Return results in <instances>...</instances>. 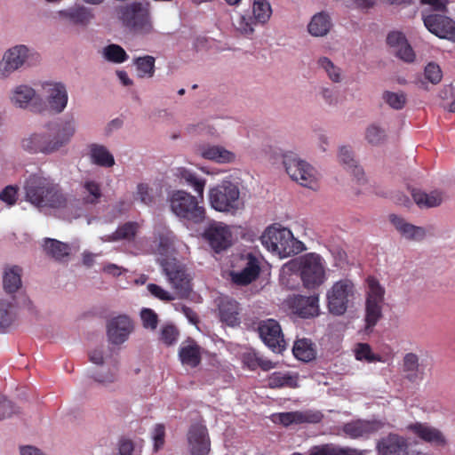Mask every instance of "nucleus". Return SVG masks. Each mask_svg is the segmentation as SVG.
Returning a JSON list of instances; mask_svg holds the SVG:
<instances>
[{"label": "nucleus", "mask_w": 455, "mask_h": 455, "mask_svg": "<svg viewBox=\"0 0 455 455\" xmlns=\"http://www.w3.org/2000/svg\"><path fill=\"white\" fill-rule=\"evenodd\" d=\"M425 27L440 38L455 41V21L441 14H430L424 18Z\"/></svg>", "instance_id": "nucleus-17"}, {"label": "nucleus", "mask_w": 455, "mask_h": 455, "mask_svg": "<svg viewBox=\"0 0 455 455\" xmlns=\"http://www.w3.org/2000/svg\"><path fill=\"white\" fill-rule=\"evenodd\" d=\"M45 128L49 134L34 132L24 137L21 148L29 154L51 155L67 146L76 132L73 120L51 122Z\"/></svg>", "instance_id": "nucleus-1"}, {"label": "nucleus", "mask_w": 455, "mask_h": 455, "mask_svg": "<svg viewBox=\"0 0 455 455\" xmlns=\"http://www.w3.org/2000/svg\"><path fill=\"white\" fill-rule=\"evenodd\" d=\"M204 236L217 253L227 250L232 244L231 230L221 222L210 224L204 230Z\"/></svg>", "instance_id": "nucleus-13"}, {"label": "nucleus", "mask_w": 455, "mask_h": 455, "mask_svg": "<svg viewBox=\"0 0 455 455\" xmlns=\"http://www.w3.org/2000/svg\"><path fill=\"white\" fill-rule=\"evenodd\" d=\"M90 155L92 163L99 166L112 167L115 164L113 155L102 145H91Z\"/></svg>", "instance_id": "nucleus-39"}, {"label": "nucleus", "mask_w": 455, "mask_h": 455, "mask_svg": "<svg viewBox=\"0 0 455 455\" xmlns=\"http://www.w3.org/2000/svg\"><path fill=\"white\" fill-rule=\"evenodd\" d=\"M133 331V323L127 315H118L108 321L107 334L110 343L123 344Z\"/></svg>", "instance_id": "nucleus-16"}, {"label": "nucleus", "mask_w": 455, "mask_h": 455, "mask_svg": "<svg viewBox=\"0 0 455 455\" xmlns=\"http://www.w3.org/2000/svg\"><path fill=\"white\" fill-rule=\"evenodd\" d=\"M318 65L324 69L332 82L339 83L340 81V69L336 67L330 59L327 57L320 58L318 60Z\"/></svg>", "instance_id": "nucleus-51"}, {"label": "nucleus", "mask_w": 455, "mask_h": 455, "mask_svg": "<svg viewBox=\"0 0 455 455\" xmlns=\"http://www.w3.org/2000/svg\"><path fill=\"white\" fill-rule=\"evenodd\" d=\"M59 15L72 24L82 26H85L92 18L90 11L81 5H74L61 10L59 12Z\"/></svg>", "instance_id": "nucleus-31"}, {"label": "nucleus", "mask_w": 455, "mask_h": 455, "mask_svg": "<svg viewBox=\"0 0 455 455\" xmlns=\"http://www.w3.org/2000/svg\"><path fill=\"white\" fill-rule=\"evenodd\" d=\"M26 199L38 208L60 209L68 199L59 184L39 174L30 175L24 186Z\"/></svg>", "instance_id": "nucleus-2"}, {"label": "nucleus", "mask_w": 455, "mask_h": 455, "mask_svg": "<svg viewBox=\"0 0 455 455\" xmlns=\"http://www.w3.org/2000/svg\"><path fill=\"white\" fill-rule=\"evenodd\" d=\"M143 326L147 329L155 330L158 323V316L154 310L143 308L140 313Z\"/></svg>", "instance_id": "nucleus-54"}, {"label": "nucleus", "mask_w": 455, "mask_h": 455, "mask_svg": "<svg viewBox=\"0 0 455 455\" xmlns=\"http://www.w3.org/2000/svg\"><path fill=\"white\" fill-rule=\"evenodd\" d=\"M283 164L290 178L299 185L317 189L318 182L315 169L297 154L287 152L283 156Z\"/></svg>", "instance_id": "nucleus-9"}, {"label": "nucleus", "mask_w": 455, "mask_h": 455, "mask_svg": "<svg viewBox=\"0 0 455 455\" xmlns=\"http://www.w3.org/2000/svg\"><path fill=\"white\" fill-rule=\"evenodd\" d=\"M300 277L307 289L320 286L325 279L324 266L322 258L315 253H308L299 262Z\"/></svg>", "instance_id": "nucleus-11"}, {"label": "nucleus", "mask_w": 455, "mask_h": 455, "mask_svg": "<svg viewBox=\"0 0 455 455\" xmlns=\"http://www.w3.org/2000/svg\"><path fill=\"white\" fill-rule=\"evenodd\" d=\"M408 429L419 439L433 446L443 448L448 444L447 439L443 432L427 423L416 422L409 425Z\"/></svg>", "instance_id": "nucleus-19"}, {"label": "nucleus", "mask_w": 455, "mask_h": 455, "mask_svg": "<svg viewBox=\"0 0 455 455\" xmlns=\"http://www.w3.org/2000/svg\"><path fill=\"white\" fill-rule=\"evenodd\" d=\"M148 290L154 297L163 301H172L175 299L173 295L156 283L148 284Z\"/></svg>", "instance_id": "nucleus-59"}, {"label": "nucleus", "mask_w": 455, "mask_h": 455, "mask_svg": "<svg viewBox=\"0 0 455 455\" xmlns=\"http://www.w3.org/2000/svg\"><path fill=\"white\" fill-rule=\"evenodd\" d=\"M355 358L359 361H366L368 363L380 362L381 357L375 355L371 351V347L367 343H359L355 348Z\"/></svg>", "instance_id": "nucleus-48"}, {"label": "nucleus", "mask_w": 455, "mask_h": 455, "mask_svg": "<svg viewBox=\"0 0 455 455\" xmlns=\"http://www.w3.org/2000/svg\"><path fill=\"white\" fill-rule=\"evenodd\" d=\"M104 57L113 63H123L129 58L126 52L118 44H109L104 48Z\"/></svg>", "instance_id": "nucleus-46"}, {"label": "nucleus", "mask_w": 455, "mask_h": 455, "mask_svg": "<svg viewBox=\"0 0 455 455\" xmlns=\"http://www.w3.org/2000/svg\"><path fill=\"white\" fill-rule=\"evenodd\" d=\"M332 26L330 15L325 12L315 14L307 25V30L313 36L327 35Z\"/></svg>", "instance_id": "nucleus-32"}, {"label": "nucleus", "mask_w": 455, "mask_h": 455, "mask_svg": "<svg viewBox=\"0 0 455 455\" xmlns=\"http://www.w3.org/2000/svg\"><path fill=\"white\" fill-rule=\"evenodd\" d=\"M170 208L180 220L200 224L206 218V211L199 196H192L185 190H174L169 197Z\"/></svg>", "instance_id": "nucleus-4"}, {"label": "nucleus", "mask_w": 455, "mask_h": 455, "mask_svg": "<svg viewBox=\"0 0 455 455\" xmlns=\"http://www.w3.org/2000/svg\"><path fill=\"white\" fill-rule=\"evenodd\" d=\"M179 357L182 364L197 367L202 360L201 347L194 340L183 343L179 350Z\"/></svg>", "instance_id": "nucleus-28"}, {"label": "nucleus", "mask_w": 455, "mask_h": 455, "mask_svg": "<svg viewBox=\"0 0 455 455\" xmlns=\"http://www.w3.org/2000/svg\"><path fill=\"white\" fill-rule=\"evenodd\" d=\"M18 198V187L9 185L5 187L0 193V200L8 205H13Z\"/></svg>", "instance_id": "nucleus-56"}, {"label": "nucleus", "mask_w": 455, "mask_h": 455, "mask_svg": "<svg viewBox=\"0 0 455 455\" xmlns=\"http://www.w3.org/2000/svg\"><path fill=\"white\" fill-rule=\"evenodd\" d=\"M260 240L264 247L280 258L299 254L305 249L304 243L296 239L289 228H283L280 224L267 227Z\"/></svg>", "instance_id": "nucleus-3"}, {"label": "nucleus", "mask_w": 455, "mask_h": 455, "mask_svg": "<svg viewBox=\"0 0 455 455\" xmlns=\"http://www.w3.org/2000/svg\"><path fill=\"white\" fill-rule=\"evenodd\" d=\"M379 428V425L376 421L356 419L343 425L342 432L348 437L367 438L371 435L376 433Z\"/></svg>", "instance_id": "nucleus-23"}, {"label": "nucleus", "mask_w": 455, "mask_h": 455, "mask_svg": "<svg viewBox=\"0 0 455 455\" xmlns=\"http://www.w3.org/2000/svg\"><path fill=\"white\" fill-rule=\"evenodd\" d=\"M368 291L365 300V328L372 329L382 317L385 289L373 276L367 278Z\"/></svg>", "instance_id": "nucleus-10"}, {"label": "nucleus", "mask_w": 455, "mask_h": 455, "mask_svg": "<svg viewBox=\"0 0 455 455\" xmlns=\"http://www.w3.org/2000/svg\"><path fill=\"white\" fill-rule=\"evenodd\" d=\"M139 224L129 221L118 227V228L109 236L108 241H118L123 239H132L137 234Z\"/></svg>", "instance_id": "nucleus-44"}, {"label": "nucleus", "mask_w": 455, "mask_h": 455, "mask_svg": "<svg viewBox=\"0 0 455 455\" xmlns=\"http://www.w3.org/2000/svg\"><path fill=\"white\" fill-rule=\"evenodd\" d=\"M179 331L173 325H165L161 331V340L170 346L172 345L178 338Z\"/></svg>", "instance_id": "nucleus-58"}, {"label": "nucleus", "mask_w": 455, "mask_h": 455, "mask_svg": "<svg viewBox=\"0 0 455 455\" xmlns=\"http://www.w3.org/2000/svg\"><path fill=\"white\" fill-rule=\"evenodd\" d=\"M133 64L136 67L137 76L140 78H151L156 71V59L151 55H145L133 59Z\"/></svg>", "instance_id": "nucleus-41"}, {"label": "nucleus", "mask_w": 455, "mask_h": 455, "mask_svg": "<svg viewBox=\"0 0 455 455\" xmlns=\"http://www.w3.org/2000/svg\"><path fill=\"white\" fill-rule=\"evenodd\" d=\"M389 220L395 226L396 230L408 240L421 241L426 236V230L424 228L408 223L402 217L391 214L389 215Z\"/></svg>", "instance_id": "nucleus-24"}, {"label": "nucleus", "mask_w": 455, "mask_h": 455, "mask_svg": "<svg viewBox=\"0 0 455 455\" xmlns=\"http://www.w3.org/2000/svg\"><path fill=\"white\" fill-rule=\"evenodd\" d=\"M44 248L46 253L56 260H60L69 254L68 244L56 239L46 238L44 240Z\"/></svg>", "instance_id": "nucleus-42"}, {"label": "nucleus", "mask_w": 455, "mask_h": 455, "mask_svg": "<svg viewBox=\"0 0 455 455\" xmlns=\"http://www.w3.org/2000/svg\"><path fill=\"white\" fill-rule=\"evenodd\" d=\"M383 100L394 109H402L406 104V95L403 92H385Z\"/></svg>", "instance_id": "nucleus-50"}, {"label": "nucleus", "mask_w": 455, "mask_h": 455, "mask_svg": "<svg viewBox=\"0 0 455 455\" xmlns=\"http://www.w3.org/2000/svg\"><path fill=\"white\" fill-rule=\"evenodd\" d=\"M138 198L145 204H149L153 202V196L150 193V188L147 184L140 183L137 187Z\"/></svg>", "instance_id": "nucleus-64"}, {"label": "nucleus", "mask_w": 455, "mask_h": 455, "mask_svg": "<svg viewBox=\"0 0 455 455\" xmlns=\"http://www.w3.org/2000/svg\"><path fill=\"white\" fill-rule=\"evenodd\" d=\"M12 403L0 394V419H4L17 413Z\"/></svg>", "instance_id": "nucleus-60"}, {"label": "nucleus", "mask_w": 455, "mask_h": 455, "mask_svg": "<svg viewBox=\"0 0 455 455\" xmlns=\"http://www.w3.org/2000/svg\"><path fill=\"white\" fill-rule=\"evenodd\" d=\"M253 19L260 24L267 23L272 14V8L268 0H254L252 6Z\"/></svg>", "instance_id": "nucleus-43"}, {"label": "nucleus", "mask_w": 455, "mask_h": 455, "mask_svg": "<svg viewBox=\"0 0 455 455\" xmlns=\"http://www.w3.org/2000/svg\"><path fill=\"white\" fill-rule=\"evenodd\" d=\"M22 269L19 266H12L5 268L3 275L4 290L7 293H14L21 287Z\"/></svg>", "instance_id": "nucleus-36"}, {"label": "nucleus", "mask_w": 455, "mask_h": 455, "mask_svg": "<svg viewBox=\"0 0 455 455\" xmlns=\"http://www.w3.org/2000/svg\"><path fill=\"white\" fill-rule=\"evenodd\" d=\"M291 312L300 318H312L319 315V295H294L288 299Z\"/></svg>", "instance_id": "nucleus-14"}, {"label": "nucleus", "mask_w": 455, "mask_h": 455, "mask_svg": "<svg viewBox=\"0 0 455 455\" xmlns=\"http://www.w3.org/2000/svg\"><path fill=\"white\" fill-rule=\"evenodd\" d=\"M116 13L123 26L134 34L146 35L153 30L148 7L142 3L119 6Z\"/></svg>", "instance_id": "nucleus-5"}, {"label": "nucleus", "mask_w": 455, "mask_h": 455, "mask_svg": "<svg viewBox=\"0 0 455 455\" xmlns=\"http://www.w3.org/2000/svg\"><path fill=\"white\" fill-rule=\"evenodd\" d=\"M258 331L262 341L272 351L280 353L285 348V341L277 321L274 319L261 321L259 323Z\"/></svg>", "instance_id": "nucleus-12"}, {"label": "nucleus", "mask_w": 455, "mask_h": 455, "mask_svg": "<svg viewBox=\"0 0 455 455\" xmlns=\"http://www.w3.org/2000/svg\"><path fill=\"white\" fill-rule=\"evenodd\" d=\"M339 158L345 168L351 172L358 183L364 181L363 170L357 165L356 161L353 157V153L349 148L345 146L341 147L339 148Z\"/></svg>", "instance_id": "nucleus-35"}, {"label": "nucleus", "mask_w": 455, "mask_h": 455, "mask_svg": "<svg viewBox=\"0 0 455 455\" xmlns=\"http://www.w3.org/2000/svg\"><path fill=\"white\" fill-rule=\"evenodd\" d=\"M12 303L0 299V327H8L14 319Z\"/></svg>", "instance_id": "nucleus-52"}, {"label": "nucleus", "mask_w": 455, "mask_h": 455, "mask_svg": "<svg viewBox=\"0 0 455 455\" xmlns=\"http://www.w3.org/2000/svg\"><path fill=\"white\" fill-rule=\"evenodd\" d=\"M209 201L214 210L232 214L243 205L238 187L228 180H224L210 189Z\"/></svg>", "instance_id": "nucleus-7"}, {"label": "nucleus", "mask_w": 455, "mask_h": 455, "mask_svg": "<svg viewBox=\"0 0 455 455\" xmlns=\"http://www.w3.org/2000/svg\"><path fill=\"white\" fill-rule=\"evenodd\" d=\"M405 41L407 40L403 34L398 31L390 32L387 37V43L391 48H393V52L405 43Z\"/></svg>", "instance_id": "nucleus-63"}, {"label": "nucleus", "mask_w": 455, "mask_h": 455, "mask_svg": "<svg viewBox=\"0 0 455 455\" xmlns=\"http://www.w3.org/2000/svg\"><path fill=\"white\" fill-rule=\"evenodd\" d=\"M299 374L297 372L275 371L267 378L269 388H296L299 387Z\"/></svg>", "instance_id": "nucleus-30"}, {"label": "nucleus", "mask_w": 455, "mask_h": 455, "mask_svg": "<svg viewBox=\"0 0 455 455\" xmlns=\"http://www.w3.org/2000/svg\"><path fill=\"white\" fill-rule=\"evenodd\" d=\"M118 368L115 364L113 368L107 374H95L92 376L95 381L101 384L113 383L117 379Z\"/></svg>", "instance_id": "nucleus-62"}, {"label": "nucleus", "mask_w": 455, "mask_h": 455, "mask_svg": "<svg viewBox=\"0 0 455 455\" xmlns=\"http://www.w3.org/2000/svg\"><path fill=\"white\" fill-rule=\"evenodd\" d=\"M419 358L414 353H407L403 359L404 379L411 383H419L424 378V370L420 368Z\"/></svg>", "instance_id": "nucleus-26"}, {"label": "nucleus", "mask_w": 455, "mask_h": 455, "mask_svg": "<svg viewBox=\"0 0 455 455\" xmlns=\"http://www.w3.org/2000/svg\"><path fill=\"white\" fill-rule=\"evenodd\" d=\"M258 23L251 15H241L235 24L236 29L242 34L251 35L254 32V26Z\"/></svg>", "instance_id": "nucleus-53"}, {"label": "nucleus", "mask_w": 455, "mask_h": 455, "mask_svg": "<svg viewBox=\"0 0 455 455\" xmlns=\"http://www.w3.org/2000/svg\"><path fill=\"white\" fill-rule=\"evenodd\" d=\"M28 48L25 45H17L5 52L0 63V76L5 77L11 72L21 67L28 58Z\"/></svg>", "instance_id": "nucleus-20"}, {"label": "nucleus", "mask_w": 455, "mask_h": 455, "mask_svg": "<svg viewBox=\"0 0 455 455\" xmlns=\"http://www.w3.org/2000/svg\"><path fill=\"white\" fill-rule=\"evenodd\" d=\"M242 260L244 262L243 267L241 271L232 273V280L238 285H248L259 277L260 263L252 253H247Z\"/></svg>", "instance_id": "nucleus-18"}, {"label": "nucleus", "mask_w": 455, "mask_h": 455, "mask_svg": "<svg viewBox=\"0 0 455 455\" xmlns=\"http://www.w3.org/2000/svg\"><path fill=\"white\" fill-rule=\"evenodd\" d=\"M387 139L386 132L380 126L372 124L366 128L365 140L372 146L382 144Z\"/></svg>", "instance_id": "nucleus-47"}, {"label": "nucleus", "mask_w": 455, "mask_h": 455, "mask_svg": "<svg viewBox=\"0 0 455 455\" xmlns=\"http://www.w3.org/2000/svg\"><path fill=\"white\" fill-rule=\"evenodd\" d=\"M442 70L435 63H428L425 68V77L432 84H438L442 79Z\"/></svg>", "instance_id": "nucleus-55"}, {"label": "nucleus", "mask_w": 455, "mask_h": 455, "mask_svg": "<svg viewBox=\"0 0 455 455\" xmlns=\"http://www.w3.org/2000/svg\"><path fill=\"white\" fill-rule=\"evenodd\" d=\"M276 418L280 424L284 427H289L292 424L319 423L323 419V414L319 411L307 410L281 412L276 415Z\"/></svg>", "instance_id": "nucleus-21"}, {"label": "nucleus", "mask_w": 455, "mask_h": 455, "mask_svg": "<svg viewBox=\"0 0 455 455\" xmlns=\"http://www.w3.org/2000/svg\"><path fill=\"white\" fill-rule=\"evenodd\" d=\"M355 295V287L349 279L335 282L326 294L329 312L337 316L343 315L352 306Z\"/></svg>", "instance_id": "nucleus-8"}, {"label": "nucleus", "mask_w": 455, "mask_h": 455, "mask_svg": "<svg viewBox=\"0 0 455 455\" xmlns=\"http://www.w3.org/2000/svg\"><path fill=\"white\" fill-rule=\"evenodd\" d=\"M292 353L294 356L302 362H310L316 357L315 344L309 339H298L293 345Z\"/></svg>", "instance_id": "nucleus-33"}, {"label": "nucleus", "mask_w": 455, "mask_h": 455, "mask_svg": "<svg viewBox=\"0 0 455 455\" xmlns=\"http://www.w3.org/2000/svg\"><path fill=\"white\" fill-rule=\"evenodd\" d=\"M394 53L406 62H412L415 58V53L407 41L396 49Z\"/></svg>", "instance_id": "nucleus-61"}, {"label": "nucleus", "mask_w": 455, "mask_h": 455, "mask_svg": "<svg viewBox=\"0 0 455 455\" xmlns=\"http://www.w3.org/2000/svg\"><path fill=\"white\" fill-rule=\"evenodd\" d=\"M44 89L47 93V102L56 113L64 110L68 103V92L61 83H45Z\"/></svg>", "instance_id": "nucleus-22"}, {"label": "nucleus", "mask_w": 455, "mask_h": 455, "mask_svg": "<svg viewBox=\"0 0 455 455\" xmlns=\"http://www.w3.org/2000/svg\"><path fill=\"white\" fill-rule=\"evenodd\" d=\"M188 442L191 455H208L210 438L207 427L202 423H194L188 432Z\"/></svg>", "instance_id": "nucleus-15"}, {"label": "nucleus", "mask_w": 455, "mask_h": 455, "mask_svg": "<svg viewBox=\"0 0 455 455\" xmlns=\"http://www.w3.org/2000/svg\"><path fill=\"white\" fill-rule=\"evenodd\" d=\"M200 155L204 159L216 162L218 164H230L235 162V154L226 149L224 147L217 145H206L200 148Z\"/></svg>", "instance_id": "nucleus-27"}, {"label": "nucleus", "mask_w": 455, "mask_h": 455, "mask_svg": "<svg viewBox=\"0 0 455 455\" xmlns=\"http://www.w3.org/2000/svg\"><path fill=\"white\" fill-rule=\"evenodd\" d=\"M175 235L172 231H166L159 235V244L157 247L161 258L168 256L167 254L173 248Z\"/></svg>", "instance_id": "nucleus-49"}, {"label": "nucleus", "mask_w": 455, "mask_h": 455, "mask_svg": "<svg viewBox=\"0 0 455 455\" xmlns=\"http://www.w3.org/2000/svg\"><path fill=\"white\" fill-rule=\"evenodd\" d=\"M414 202L420 208H431L438 206L442 203V196L436 191H433L429 194L421 190L414 189L411 192Z\"/></svg>", "instance_id": "nucleus-40"}, {"label": "nucleus", "mask_w": 455, "mask_h": 455, "mask_svg": "<svg viewBox=\"0 0 455 455\" xmlns=\"http://www.w3.org/2000/svg\"><path fill=\"white\" fill-rule=\"evenodd\" d=\"M168 283L180 298H186L192 291L191 277L186 266L174 257L166 256L157 259Z\"/></svg>", "instance_id": "nucleus-6"}, {"label": "nucleus", "mask_w": 455, "mask_h": 455, "mask_svg": "<svg viewBox=\"0 0 455 455\" xmlns=\"http://www.w3.org/2000/svg\"><path fill=\"white\" fill-rule=\"evenodd\" d=\"M242 363L251 371L260 368L262 371H269L275 367V363L270 360L264 359L255 351H248L242 355Z\"/></svg>", "instance_id": "nucleus-38"}, {"label": "nucleus", "mask_w": 455, "mask_h": 455, "mask_svg": "<svg viewBox=\"0 0 455 455\" xmlns=\"http://www.w3.org/2000/svg\"><path fill=\"white\" fill-rule=\"evenodd\" d=\"M220 321L229 326L239 323L238 304L233 299H222L219 306Z\"/></svg>", "instance_id": "nucleus-34"}, {"label": "nucleus", "mask_w": 455, "mask_h": 455, "mask_svg": "<svg viewBox=\"0 0 455 455\" xmlns=\"http://www.w3.org/2000/svg\"><path fill=\"white\" fill-rule=\"evenodd\" d=\"M102 190L100 183L95 180H85L82 185L81 196L84 204L95 205L100 202Z\"/></svg>", "instance_id": "nucleus-37"}, {"label": "nucleus", "mask_w": 455, "mask_h": 455, "mask_svg": "<svg viewBox=\"0 0 455 455\" xmlns=\"http://www.w3.org/2000/svg\"><path fill=\"white\" fill-rule=\"evenodd\" d=\"M165 427L163 424H156L153 431L154 451H158L164 445Z\"/></svg>", "instance_id": "nucleus-57"}, {"label": "nucleus", "mask_w": 455, "mask_h": 455, "mask_svg": "<svg viewBox=\"0 0 455 455\" xmlns=\"http://www.w3.org/2000/svg\"><path fill=\"white\" fill-rule=\"evenodd\" d=\"M35 90L28 85H19L15 88L12 101L14 105L24 108L35 97Z\"/></svg>", "instance_id": "nucleus-45"}, {"label": "nucleus", "mask_w": 455, "mask_h": 455, "mask_svg": "<svg viewBox=\"0 0 455 455\" xmlns=\"http://www.w3.org/2000/svg\"><path fill=\"white\" fill-rule=\"evenodd\" d=\"M407 448V441L395 434H389L377 445L379 455H402Z\"/></svg>", "instance_id": "nucleus-25"}, {"label": "nucleus", "mask_w": 455, "mask_h": 455, "mask_svg": "<svg viewBox=\"0 0 455 455\" xmlns=\"http://www.w3.org/2000/svg\"><path fill=\"white\" fill-rule=\"evenodd\" d=\"M175 176L183 180L184 183L190 186L201 201H204V191L206 184L205 179L199 177L196 172L185 167L176 169Z\"/></svg>", "instance_id": "nucleus-29"}]
</instances>
